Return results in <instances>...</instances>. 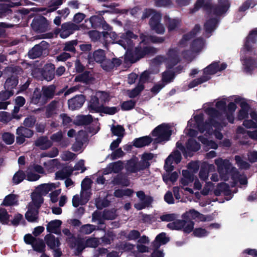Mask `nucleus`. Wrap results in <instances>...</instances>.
I'll use <instances>...</instances> for the list:
<instances>
[{
	"mask_svg": "<svg viewBox=\"0 0 257 257\" xmlns=\"http://www.w3.org/2000/svg\"><path fill=\"white\" fill-rule=\"evenodd\" d=\"M119 110V109L117 107H109L104 106L103 104H101V108L99 113H103L108 115H113L117 113Z\"/></svg>",
	"mask_w": 257,
	"mask_h": 257,
	"instance_id": "51",
	"label": "nucleus"
},
{
	"mask_svg": "<svg viewBox=\"0 0 257 257\" xmlns=\"http://www.w3.org/2000/svg\"><path fill=\"white\" fill-rule=\"evenodd\" d=\"M125 169L130 173H137L138 172V170H137V161L134 159L128 160L125 165Z\"/></svg>",
	"mask_w": 257,
	"mask_h": 257,
	"instance_id": "50",
	"label": "nucleus"
},
{
	"mask_svg": "<svg viewBox=\"0 0 257 257\" xmlns=\"http://www.w3.org/2000/svg\"><path fill=\"white\" fill-rule=\"evenodd\" d=\"M56 86L51 85L46 87L43 88V96L45 100L52 99L54 96Z\"/></svg>",
	"mask_w": 257,
	"mask_h": 257,
	"instance_id": "38",
	"label": "nucleus"
},
{
	"mask_svg": "<svg viewBox=\"0 0 257 257\" xmlns=\"http://www.w3.org/2000/svg\"><path fill=\"white\" fill-rule=\"evenodd\" d=\"M42 94L40 89L36 88L31 98V103L34 104H37L40 102Z\"/></svg>",
	"mask_w": 257,
	"mask_h": 257,
	"instance_id": "55",
	"label": "nucleus"
},
{
	"mask_svg": "<svg viewBox=\"0 0 257 257\" xmlns=\"http://www.w3.org/2000/svg\"><path fill=\"white\" fill-rule=\"evenodd\" d=\"M106 58L105 52L102 49H98L93 52L92 54L89 53L88 55V60L89 62L95 61L101 63Z\"/></svg>",
	"mask_w": 257,
	"mask_h": 257,
	"instance_id": "20",
	"label": "nucleus"
},
{
	"mask_svg": "<svg viewBox=\"0 0 257 257\" xmlns=\"http://www.w3.org/2000/svg\"><path fill=\"white\" fill-rule=\"evenodd\" d=\"M2 140L7 145H12L15 141V136L11 133H4L2 135Z\"/></svg>",
	"mask_w": 257,
	"mask_h": 257,
	"instance_id": "61",
	"label": "nucleus"
},
{
	"mask_svg": "<svg viewBox=\"0 0 257 257\" xmlns=\"http://www.w3.org/2000/svg\"><path fill=\"white\" fill-rule=\"evenodd\" d=\"M70 248L76 247V251L77 254H80L82 251L86 247L85 246V241L83 238L75 237L69 243Z\"/></svg>",
	"mask_w": 257,
	"mask_h": 257,
	"instance_id": "23",
	"label": "nucleus"
},
{
	"mask_svg": "<svg viewBox=\"0 0 257 257\" xmlns=\"http://www.w3.org/2000/svg\"><path fill=\"white\" fill-rule=\"evenodd\" d=\"M18 5H14V3H1L0 4V19L6 18L7 19H11L13 15L11 9L12 7Z\"/></svg>",
	"mask_w": 257,
	"mask_h": 257,
	"instance_id": "18",
	"label": "nucleus"
},
{
	"mask_svg": "<svg viewBox=\"0 0 257 257\" xmlns=\"http://www.w3.org/2000/svg\"><path fill=\"white\" fill-rule=\"evenodd\" d=\"M227 67L225 63H222L220 66H219L218 62H213L204 69L203 76H208L215 74L218 71L224 70Z\"/></svg>",
	"mask_w": 257,
	"mask_h": 257,
	"instance_id": "16",
	"label": "nucleus"
},
{
	"mask_svg": "<svg viewBox=\"0 0 257 257\" xmlns=\"http://www.w3.org/2000/svg\"><path fill=\"white\" fill-rule=\"evenodd\" d=\"M210 79V77L208 76H203L200 78L196 79L191 82L189 84V87L192 88L199 84L203 83Z\"/></svg>",
	"mask_w": 257,
	"mask_h": 257,
	"instance_id": "59",
	"label": "nucleus"
},
{
	"mask_svg": "<svg viewBox=\"0 0 257 257\" xmlns=\"http://www.w3.org/2000/svg\"><path fill=\"white\" fill-rule=\"evenodd\" d=\"M112 183L114 185H120L122 186H128L130 180L127 176L123 174L119 173L112 180Z\"/></svg>",
	"mask_w": 257,
	"mask_h": 257,
	"instance_id": "30",
	"label": "nucleus"
},
{
	"mask_svg": "<svg viewBox=\"0 0 257 257\" xmlns=\"http://www.w3.org/2000/svg\"><path fill=\"white\" fill-rule=\"evenodd\" d=\"M229 192V186L225 183H221L217 185V188L215 189L214 193L216 196H219L221 192L225 194Z\"/></svg>",
	"mask_w": 257,
	"mask_h": 257,
	"instance_id": "52",
	"label": "nucleus"
},
{
	"mask_svg": "<svg viewBox=\"0 0 257 257\" xmlns=\"http://www.w3.org/2000/svg\"><path fill=\"white\" fill-rule=\"evenodd\" d=\"M101 11L99 12V16H92L89 19L91 26L93 29H99L102 26L104 18L103 15H100Z\"/></svg>",
	"mask_w": 257,
	"mask_h": 257,
	"instance_id": "31",
	"label": "nucleus"
},
{
	"mask_svg": "<svg viewBox=\"0 0 257 257\" xmlns=\"http://www.w3.org/2000/svg\"><path fill=\"white\" fill-rule=\"evenodd\" d=\"M112 62L110 59H107L106 58L104 59L100 64L102 68L107 71L110 72L114 68V65H112Z\"/></svg>",
	"mask_w": 257,
	"mask_h": 257,
	"instance_id": "62",
	"label": "nucleus"
},
{
	"mask_svg": "<svg viewBox=\"0 0 257 257\" xmlns=\"http://www.w3.org/2000/svg\"><path fill=\"white\" fill-rule=\"evenodd\" d=\"M234 97V102L236 103H239L241 107V109L237 115V118L239 120H242L248 116L249 106L245 99L237 96H235Z\"/></svg>",
	"mask_w": 257,
	"mask_h": 257,
	"instance_id": "13",
	"label": "nucleus"
},
{
	"mask_svg": "<svg viewBox=\"0 0 257 257\" xmlns=\"http://www.w3.org/2000/svg\"><path fill=\"white\" fill-rule=\"evenodd\" d=\"M137 196L140 199L141 202L135 203L134 207L138 210H141L146 207H149L153 202V198L150 196H146L143 191L137 192Z\"/></svg>",
	"mask_w": 257,
	"mask_h": 257,
	"instance_id": "12",
	"label": "nucleus"
},
{
	"mask_svg": "<svg viewBox=\"0 0 257 257\" xmlns=\"http://www.w3.org/2000/svg\"><path fill=\"white\" fill-rule=\"evenodd\" d=\"M49 44L45 41H41L39 44L35 45L28 52V56L31 59L40 57L44 52L49 48Z\"/></svg>",
	"mask_w": 257,
	"mask_h": 257,
	"instance_id": "10",
	"label": "nucleus"
},
{
	"mask_svg": "<svg viewBox=\"0 0 257 257\" xmlns=\"http://www.w3.org/2000/svg\"><path fill=\"white\" fill-rule=\"evenodd\" d=\"M162 88L164 85L163 83L165 82L166 83L170 82L174 78V75L172 71L168 70L167 71L164 72L162 76Z\"/></svg>",
	"mask_w": 257,
	"mask_h": 257,
	"instance_id": "57",
	"label": "nucleus"
},
{
	"mask_svg": "<svg viewBox=\"0 0 257 257\" xmlns=\"http://www.w3.org/2000/svg\"><path fill=\"white\" fill-rule=\"evenodd\" d=\"M101 108V104L100 103L99 98L95 95L91 96L88 104L89 111L92 113H99Z\"/></svg>",
	"mask_w": 257,
	"mask_h": 257,
	"instance_id": "25",
	"label": "nucleus"
},
{
	"mask_svg": "<svg viewBox=\"0 0 257 257\" xmlns=\"http://www.w3.org/2000/svg\"><path fill=\"white\" fill-rule=\"evenodd\" d=\"M229 99L222 98L217 99L215 103L216 108L213 107V102L205 103L203 105V108L205 113L208 116V119L204 121V114L200 113L194 116L188 121V125L194 127L196 125L201 133H204L205 136L214 134L216 139L221 140L223 135L220 131L226 125L225 119L226 101Z\"/></svg>",
	"mask_w": 257,
	"mask_h": 257,
	"instance_id": "1",
	"label": "nucleus"
},
{
	"mask_svg": "<svg viewBox=\"0 0 257 257\" xmlns=\"http://www.w3.org/2000/svg\"><path fill=\"white\" fill-rule=\"evenodd\" d=\"M93 121L91 115H81L77 116L75 124L77 125H87Z\"/></svg>",
	"mask_w": 257,
	"mask_h": 257,
	"instance_id": "34",
	"label": "nucleus"
},
{
	"mask_svg": "<svg viewBox=\"0 0 257 257\" xmlns=\"http://www.w3.org/2000/svg\"><path fill=\"white\" fill-rule=\"evenodd\" d=\"M34 250L39 253H45L46 245L42 239L38 238L32 245Z\"/></svg>",
	"mask_w": 257,
	"mask_h": 257,
	"instance_id": "44",
	"label": "nucleus"
},
{
	"mask_svg": "<svg viewBox=\"0 0 257 257\" xmlns=\"http://www.w3.org/2000/svg\"><path fill=\"white\" fill-rule=\"evenodd\" d=\"M153 137H157L156 139H153V145L161 143V124L158 125L151 133Z\"/></svg>",
	"mask_w": 257,
	"mask_h": 257,
	"instance_id": "58",
	"label": "nucleus"
},
{
	"mask_svg": "<svg viewBox=\"0 0 257 257\" xmlns=\"http://www.w3.org/2000/svg\"><path fill=\"white\" fill-rule=\"evenodd\" d=\"M85 241V246L86 247L95 248L99 245V240L94 237H89Z\"/></svg>",
	"mask_w": 257,
	"mask_h": 257,
	"instance_id": "64",
	"label": "nucleus"
},
{
	"mask_svg": "<svg viewBox=\"0 0 257 257\" xmlns=\"http://www.w3.org/2000/svg\"><path fill=\"white\" fill-rule=\"evenodd\" d=\"M62 223V221L58 219L51 221L47 225L46 229L47 232L51 234H61L60 227Z\"/></svg>",
	"mask_w": 257,
	"mask_h": 257,
	"instance_id": "22",
	"label": "nucleus"
},
{
	"mask_svg": "<svg viewBox=\"0 0 257 257\" xmlns=\"http://www.w3.org/2000/svg\"><path fill=\"white\" fill-rule=\"evenodd\" d=\"M157 49L153 47L147 46L142 42L135 48L134 51H128L126 54L127 59L131 63H134L147 55H154L157 53Z\"/></svg>",
	"mask_w": 257,
	"mask_h": 257,
	"instance_id": "4",
	"label": "nucleus"
},
{
	"mask_svg": "<svg viewBox=\"0 0 257 257\" xmlns=\"http://www.w3.org/2000/svg\"><path fill=\"white\" fill-rule=\"evenodd\" d=\"M198 140L203 144L204 148L206 149H216L218 148L217 144L214 141L209 140L203 136L198 137Z\"/></svg>",
	"mask_w": 257,
	"mask_h": 257,
	"instance_id": "43",
	"label": "nucleus"
},
{
	"mask_svg": "<svg viewBox=\"0 0 257 257\" xmlns=\"http://www.w3.org/2000/svg\"><path fill=\"white\" fill-rule=\"evenodd\" d=\"M57 104V101L53 100L47 105L46 110V116L47 118H50L57 113L56 112Z\"/></svg>",
	"mask_w": 257,
	"mask_h": 257,
	"instance_id": "42",
	"label": "nucleus"
},
{
	"mask_svg": "<svg viewBox=\"0 0 257 257\" xmlns=\"http://www.w3.org/2000/svg\"><path fill=\"white\" fill-rule=\"evenodd\" d=\"M19 83V77L15 75H9L4 84V88L14 91Z\"/></svg>",
	"mask_w": 257,
	"mask_h": 257,
	"instance_id": "26",
	"label": "nucleus"
},
{
	"mask_svg": "<svg viewBox=\"0 0 257 257\" xmlns=\"http://www.w3.org/2000/svg\"><path fill=\"white\" fill-rule=\"evenodd\" d=\"M39 209L35 208L32 205H29L28 210L25 213V218L28 222H37L38 219Z\"/></svg>",
	"mask_w": 257,
	"mask_h": 257,
	"instance_id": "28",
	"label": "nucleus"
},
{
	"mask_svg": "<svg viewBox=\"0 0 257 257\" xmlns=\"http://www.w3.org/2000/svg\"><path fill=\"white\" fill-rule=\"evenodd\" d=\"M257 47V30L252 31L247 37L243 49L241 50V61L244 70L250 72L257 68V62L250 57H246L243 55L246 53H251Z\"/></svg>",
	"mask_w": 257,
	"mask_h": 257,
	"instance_id": "3",
	"label": "nucleus"
},
{
	"mask_svg": "<svg viewBox=\"0 0 257 257\" xmlns=\"http://www.w3.org/2000/svg\"><path fill=\"white\" fill-rule=\"evenodd\" d=\"M142 42L146 45L150 43L157 44L161 43V37L155 36L142 34L140 36Z\"/></svg>",
	"mask_w": 257,
	"mask_h": 257,
	"instance_id": "33",
	"label": "nucleus"
},
{
	"mask_svg": "<svg viewBox=\"0 0 257 257\" xmlns=\"http://www.w3.org/2000/svg\"><path fill=\"white\" fill-rule=\"evenodd\" d=\"M199 30L200 27L196 25L190 34L184 35L177 48L169 51L168 57L165 60L162 59V62L163 61L165 63L167 69L171 68L178 63L180 61L181 54L185 58H187L184 48L188 46L189 40L192 38Z\"/></svg>",
	"mask_w": 257,
	"mask_h": 257,
	"instance_id": "2",
	"label": "nucleus"
},
{
	"mask_svg": "<svg viewBox=\"0 0 257 257\" xmlns=\"http://www.w3.org/2000/svg\"><path fill=\"white\" fill-rule=\"evenodd\" d=\"M236 109V105L233 102H230L226 108L225 113V118L226 117L228 121L232 123L234 122L233 113Z\"/></svg>",
	"mask_w": 257,
	"mask_h": 257,
	"instance_id": "35",
	"label": "nucleus"
},
{
	"mask_svg": "<svg viewBox=\"0 0 257 257\" xmlns=\"http://www.w3.org/2000/svg\"><path fill=\"white\" fill-rule=\"evenodd\" d=\"M153 141L149 136H145L138 138H136L133 141V146L137 148H141L145 146H148Z\"/></svg>",
	"mask_w": 257,
	"mask_h": 257,
	"instance_id": "24",
	"label": "nucleus"
},
{
	"mask_svg": "<svg viewBox=\"0 0 257 257\" xmlns=\"http://www.w3.org/2000/svg\"><path fill=\"white\" fill-rule=\"evenodd\" d=\"M184 216L189 219H197L200 221L205 220L206 218L204 215L200 213L194 209H191L184 214Z\"/></svg>",
	"mask_w": 257,
	"mask_h": 257,
	"instance_id": "41",
	"label": "nucleus"
},
{
	"mask_svg": "<svg viewBox=\"0 0 257 257\" xmlns=\"http://www.w3.org/2000/svg\"><path fill=\"white\" fill-rule=\"evenodd\" d=\"M123 168V163L121 161L111 163L109 165V171L110 173L113 172L114 173H118Z\"/></svg>",
	"mask_w": 257,
	"mask_h": 257,
	"instance_id": "47",
	"label": "nucleus"
},
{
	"mask_svg": "<svg viewBox=\"0 0 257 257\" xmlns=\"http://www.w3.org/2000/svg\"><path fill=\"white\" fill-rule=\"evenodd\" d=\"M85 101V96L84 95H77L68 100V104L69 109L72 110L80 108Z\"/></svg>",
	"mask_w": 257,
	"mask_h": 257,
	"instance_id": "15",
	"label": "nucleus"
},
{
	"mask_svg": "<svg viewBox=\"0 0 257 257\" xmlns=\"http://www.w3.org/2000/svg\"><path fill=\"white\" fill-rule=\"evenodd\" d=\"M63 136L62 132L60 131L56 133L53 134L50 137L52 142L59 143L62 141L61 145L62 146L67 147L68 144V140L67 139L63 140Z\"/></svg>",
	"mask_w": 257,
	"mask_h": 257,
	"instance_id": "40",
	"label": "nucleus"
},
{
	"mask_svg": "<svg viewBox=\"0 0 257 257\" xmlns=\"http://www.w3.org/2000/svg\"><path fill=\"white\" fill-rule=\"evenodd\" d=\"M217 23L218 20L216 18L210 19L206 22L204 25V28L206 37L210 36L211 32L216 29Z\"/></svg>",
	"mask_w": 257,
	"mask_h": 257,
	"instance_id": "32",
	"label": "nucleus"
},
{
	"mask_svg": "<svg viewBox=\"0 0 257 257\" xmlns=\"http://www.w3.org/2000/svg\"><path fill=\"white\" fill-rule=\"evenodd\" d=\"M111 131L113 135L120 137H123L125 130L123 126L117 124L116 126L112 125Z\"/></svg>",
	"mask_w": 257,
	"mask_h": 257,
	"instance_id": "56",
	"label": "nucleus"
},
{
	"mask_svg": "<svg viewBox=\"0 0 257 257\" xmlns=\"http://www.w3.org/2000/svg\"><path fill=\"white\" fill-rule=\"evenodd\" d=\"M55 67L52 63H47L41 69L36 68L32 70V74L34 77H36L37 74H40L43 78L47 80L51 81L55 77Z\"/></svg>",
	"mask_w": 257,
	"mask_h": 257,
	"instance_id": "6",
	"label": "nucleus"
},
{
	"mask_svg": "<svg viewBox=\"0 0 257 257\" xmlns=\"http://www.w3.org/2000/svg\"><path fill=\"white\" fill-rule=\"evenodd\" d=\"M32 199L33 203V206L35 208L39 209L41 205L44 202V198L42 195L39 193H36L32 196Z\"/></svg>",
	"mask_w": 257,
	"mask_h": 257,
	"instance_id": "46",
	"label": "nucleus"
},
{
	"mask_svg": "<svg viewBox=\"0 0 257 257\" xmlns=\"http://www.w3.org/2000/svg\"><path fill=\"white\" fill-rule=\"evenodd\" d=\"M193 126H194V125H193ZM194 128H197L198 130L196 125L194 127H191V126L190 125L189 126L188 124L187 127L184 131L187 136L191 137V139L188 140L186 145L187 149L191 151H197L200 148V144L193 139V137H196L198 134L197 132L195 131Z\"/></svg>",
	"mask_w": 257,
	"mask_h": 257,
	"instance_id": "8",
	"label": "nucleus"
},
{
	"mask_svg": "<svg viewBox=\"0 0 257 257\" xmlns=\"http://www.w3.org/2000/svg\"><path fill=\"white\" fill-rule=\"evenodd\" d=\"M14 27V24L0 22V38H5L6 37L7 34L6 29L12 28Z\"/></svg>",
	"mask_w": 257,
	"mask_h": 257,
	"instance_id": "60",
	"label": "nucleus"
},
{
	"mask_svg": "<svg viewBox=\"0 0 257 257\" xmlns=\"http://www.w3.org/2000/svg\"><path fill=\"white\" fill-rule=\"evenodd\" d=\"M79 29L78 26L72 22L64 23L61 25L60 37L66 38Z\"/></svg>",
	"mask_w": 257,
	"mask_h": 257,
	"instance_id": "14",
	"label": "nucleus"
},
{
	"mask_svg": "<svg viewBox=\"0 0 257 257\" xmlns=\"http://www.w3.org/2000/svg\"><path fill=\"white\" fill-rule=\"evenodd\" d=\"M136 104V101L134 100L124 101L121 103V109L123 111L130 110L135 108Z\"/></svg>",
	"mask_w": 257,
	"mask_h": 257,
	"instance_id": "53",
	"label": "nucleus"
},
{
	"mask_svg": "<svg viewBox=\"0 0 257 257\" xmlns=\"http://www.w3.org/2000/svg\"><path fill=\"white\" fill-rule=\"evenodd\" d=\"M17 134H21V136L25 138H30L34 135L33 131L25 126H20L17 129Z\"/></svg>",
	"mask_w": 257,
	"mask_h": 257,
	"instance_id": "48",
	"label": "nucleus"
},
{
	"mask_svg": "<svg viewBox=\"0 0 257 257\" xmlns=\"http://www.w3.org/2000/svg\"><path fill=\"white\" fill-rule=\"evenodd\" d=\"M182 157L180 152L175 151L167 158L165 161L164 169L167 172L172 171L174 169L173 163L178 164L181 160Z\"/></svg>",
	"mask_w": 257,
	"mask_h": 257,
	"instance_id": "11",
	"label": "nucleus"
},
{
	"mask_svg": "<svg viewBox=\"0 0 257 257\" xmlns=\"http://www.w3.org/2000/svg\"><path fill=\"white\" fill-rule=\"evenodd\" d=\"M219 1V7H215L210 5H203L204 0H197L195 5V10L192 12H195L200 7L204 6L212 17L213 15L215 17L220 16L227 12L229 8V3L227 0Z\"/></svg>",
	"mask_w": 257,
	"mask_h": 257,
	"instance_id": "5",
	"label": "nucleus"
},
{
	"mask_svg": "<svg viewBox=\"0 0 257 257\" xmlns=\"http://www.w3.org/2000/svg\"><path fill=\"white\" fill-rule=\"evenodd\" d=\"M26 177V175L22 170H19L15 173L13 177V182L15 184H18L22 182Z\"/></svg>",
	"mask_w": 257,
	"mask_h": 257,
	"instance_id": "54",
	"label": "nucleus"
},
{
	"mask_svg": "<svg viewBox=\"0 0 257 257\" xmlns=\"http://www.w3.org/2000/svg\"><path fill=\"white\" fill-rule=\"evenodd\" d=\"M92 220L93 221H98V223L100 224H103V213L97 210L94 211L92 214Z\"/></svg>",
	"mask_w": 257,
	"mask_h": 257,
	"instance_id": "63",
	"label": "nucleus"
},
{
	"mask_svg": "<svg viewBox=\"0 0 257 257\" xmlns=\"http://www.w3.org/2000/svg\"><path fill=\"white\" fill-rule=\"evenodd\" d=\"M11 215L9 214L7 210L4 208H0V222L4 225H10V217Z\"/></svg>",
	"mask_w": 257,
	"mask_h": 257,
	"instance_id": "49",
	"label": "nucleus"
},
{
	"mask_svg": "<svg viewBox=\"0 0 257 257\" xmlns=\"http://www.w3.org/2000/svg\"><path fill=\"white\" fill-rule=\"evenodd\" d=\"M214 162L217 166V171L222 177L224 175L227 174L231 170L233 173L234 169H236L232 167L229 160L227 159L223 160L220 158L215 159Z\"/></svg>",
	"mask_w": 257,
	"mask_h": 257,
	"instance_id": "9",
	"label": "nucleus"
},
{
	"mask_svg": "<svg viewBox=\"0 0 257 257\" xmlns=\"http://www.w3.org/2000/svg\"><path fill=\"white\" fill-rule=\"evenodd\" d=\"M151 30L157 34H161V12H159L153 15L149 21Z\"/></svg>",
	"mask_w": 257,
	"mask_h": 257,
	"instance_id": "17",
	"label": "nucleus"
},
{
	"mask_svg": "<svg viewBox=\"0 0 257 257\" xmlns=\"http://www.w3.org/2000/svg\"><path fill=\"white\" fill-rule=\"evenodd\" d=\"M232 178L233 180V183L231 185L232 186H235L238 182L242 185H245L247 183L246 178L241 177L236 169H234V172L232 175Z\"/></svg>",
	"mask_w": 257,
	"mask_h": 257,
	"instance_id": "45",
	"label": "nucleus"
},
{
	"mask_svg": "<svg viewBox=\"0 0 257 257\" xmlns=\"http://www.w3.org/2000/svg\"><path fill=\"white\" fill-rule=\"evenodd\" d=\"M205 46V42L202 39H197L192 43L190 49L192 52H199L201 51Z\"/></svg>",
	"mask_w": 257,
	"mask_h": 257,
	"instance_id": "39",
	"label": "nucleus"
},
{
	"mask_svg": "<svg viewBox=\"0 0 257 257\" xmlns=\"http://www.w3.org/2000/svg\"><path fill=\"white\" fill-rule=\"evenodd\" d=\"M172 133V128L168 124H162V142H166L170 140Z\"/></svg>",
	"mask_w": 257,
	"mask_h": 257,
	"instance_id": "36",
	"label": "nucleus"
},
{
	"mask_svg": "<svg viewBox=\"0 0 257 257\" xmlns=\"http://www.w3.org/2000/svg\"><path fill=\"white\" fill-rule=\"evenodd\" d=\"M94 80V78L91 74L90 71H85L83 72L76 76L74 78V81L76 82H80L85 84H89Z\"/></svg>",
	"mask_w": 257,
	"mask_h": 257,
	"instance_id": "21",
	"label": "nucleus"
},
{
	"mask_svg": "<svg viewBox=\"0 0 257 257\" xmlns=\"http://www.w3.org/2000/svg\"><path fill=\"white\" fill-rule=\"evenodd\" d=\"M34 145L41 150H46L53 146V143L46 136H40L35 141Z\"/></svg>",
	"mask_w": 257,
	"mask_h": 257,
	"instance_id": "19",
	"label": "nucleus"
},
{
	"mask_svg": "<svg viewBox=\"0 0 257 257\" xmlns=\"http://www.w3.org/2000/svg\"><path fill=\"white\" fill-rule=\"evenodd\" d=\"M31 27L35 32L43 33L50 30V23L45 17L37 15L33 20Z\"/></svg>",
	"mask_w": 257,
	"mask_h": 257,
	"instance_id": "7",
	"label": "nucleus"
},
{
	"mask_svg": "<svg viewBox=\"0 0 257 257\" xmlns=\"http://www.w3.org/2000/svg\"><path fill=\"white\" fill-rule=\"evenodd\" d=\"M44 239L47 246L51 249L59 247L61 245L59 239L51 233L46 235Z\"/></svg>",
	"mask_w": 257,
	"mask_h": 257,
	"instance_id": "27",
	"label": "nucleus"
},
{
	"mask_svg": "<svg viewBox=\"0 0 257 257\" xmlns=\"http://www.w3.org/2000/svg\"><path fill=\"white\" fill-rule=\"evenodd\" d=\"M18 196L14 194H10L7 195L2 203L1 205L10 206L18 205Z\"/></svg>",
	"mask_w": 257,
	"mask_h": 257,
	"instance_id": "37",
	"label": "nucleus"
},
{
	"mask_svg": "<svg viewBox=\"0 0 257 257\" xmlns=\"http://www.w3.org/2000/svg\"><path fill=\"white\" fill-rule=\"evenodd\" d=\"M182 176L183 177L181 178L180 182L183 187L192 183L194 180V175L188 170H183Z\"/></svg>",
	"mask_w": 257,
	"mask_h": 257,
	"instance_id": "29",
	"label": "nucleus"
}]
</instances>
